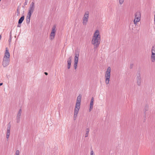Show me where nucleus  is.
<instances>
[{
  "mask_svg": "<svg viewBox=\"0 0 155 155\" xmlns=\"http://www.w3.org/2000/svg\"><path fill=\"white\" fill-rule=\"evenodd\" d=\"M89 131H90V130H89V128H87L86 129V133L85 134V137H88Z\"/></svg>",
  "mask_w": 155,
  "mask_h": 155,
  "instance_id": "obj_20",
  "label": "nucleus"
},
{
  "mask_svg": "<svg viewBox=\"0 0 155 155\" xmlns=\"http://www.w3.org/2000/svg\"><path fill=\"white\" fill-rule=\"evenodd\" d=\"M18 27H20V26L19 25H18Z\"/></svg>",
  "mask_w": 155,
  "mask_h": 155,
  "instance_id": "obj_33",
  "label": "nucleus"
},
{
  "mask_svg": "<svg viewBox=\"0 0 155 155\" xmlns=\"http://www.w3.org/2000/svg\"><path fill=\"white\" fill-rule=\"evenodd\" d=\"M10 54L8 48H5V51L3 55V58H10Z\"/></svg>",
  "mask_w": 155,
  "mask_h": 155,
  "instance_id": "obj_9",
  "label": "nucleus"
},
{
  "mask_svg": "<svg viewBox=\"0 0 155 155\" xmlns=\"http://www.w3.org/2000/svg\"><path fill=\"white\" fill-rule=\"evenodd\" d=\"M111 71V68L110 67H108L105 72L104 75L105 79V83L106 84H108L109 83L110 78V76Z\"/></svg>",
  "mask_w": 155,
  "mask_h": 155,
  "instance_id": "obj_2",
  "label": "nucleus"
},
{
  "mask_svg": "<svg viewBox=\"0 0 155 155\" xmlns=\"http://www.w3.org/2000/svg\"><path fill=\"white\" fill-rule=\"evenodd\" d=\"M71 59H72V57L70 56L68 58V61H67V63H68V69H69L71 67Z\"/></svg>",
  "mask_w": 155,
  "mask_h": 155,
  "instance_id": "obj_16",
  "label": "nucleus"
},
{
  "mask_svg": "<svg viewBox=\"0 0 155 155\" xmlns=\"http://www.w3.org/2000/svg\"><path fill=\"white\" fill-rule=\"evenodd\" d=\"M35 8V3L32 2L30 5L27 14L31 15L34 11Z\"/></svg>",
  "mask_w": 155,
  "mask_h": 155,
  "instance_id": "obj_5",
  "label": "nucleus"
},
{
  "mask_svg": "<svg viewBox=\"0 0 155 155\" xmlns=\"http://www.w3.org/2000/svg\"><path fill=\"white\" fill-rule=\"evenodd\" d=\"M9 62L10 58H3L2 65L4 67H5L9 65Z\"/></svg>",
  "mask_w": 155,
  "mask_h": 155,
  "instance_id": "obj_7",
  "label": "nucleus"
},
{
  "mask_svg": "<svg viewBox=\"0 0 155 155\" xmlns=\"http://www.w3.org/2000/svg\"><path fill=\"white\" fill-rule=\"evenodd\" d=\"M31 15L27 14V17H26V21L27 24H28L30 23V18Z\"/></svg>",
  "mask_w": 155,
  "mask_h": 155,
  "instance_id": "obj_17",
  "label": "nucleus"
},
{
  "mask_svg": "<svg viewBox=\"0 0 155 155\" xmlns=\"http://www.w3.org/2000/svg\"><path fill=\"white\" fill-rule=\"evenodd\" d=\"M80 108V107L75 106L73 115V119L74 120H75L77 118Z\"/></svg>",
  "mask_w": 155,
  "mask_h": 155,
  "instance_id": "obj_8",
  "label": "nucleus"
},
{
  "mask_svg": "<svg viewBox=\"0 0 155 155\" xmlns=\"http://www.w3.org/2000/svg\"><path fill=\"white\" fill-rule=\"evenodd\" d=\"M151 60L152 62L155 61V47H153L152 49V54L151 56Z\"/></svg>",
  "mask_w": 155,
  "mask_h": 155,
  "instance_id": "obj_12",
  "label": "nucleus"
},
{
  "mask_svg": "<svg viewBox=\"0 0 155 155\" xmlns=\"http://www.w3.org/2000/svg\"><path fill=\"white\" fill-rule=\"evenodd\" d=\"M15 155H20V151L18 150H17L15 152Z\"/></svg>",
  "mask_w": 155,
  "mask_h": 155,
  "instance_id": "obj_21",
  "label": "nucleus"
},
{
  "mask_svg": "<svg viewBox=\"0 0 155 155\" xmlns=\"http://www.w3.org/2000/svg\"><path fill=\"white\" fill-rule=\"evenodd\" d=\"M89 13L88 11L85 12L82 18V24L84 26H86L88 21Z\"/></svg>",
  "mask_w": 155,
  "mask_h": 155,
  "instance_id": "obj_3",
  "label": "nucleus"
},
{
  "mask_svg": "<svg viewBox=\"0 0 155 155\" xmlns=\"http://www.w3.org/2000/svg\"><path fill=\"white\" fill-rule=\"evenodd\" d=\"M10 127H8L7 128V131L6 133V138L8 139L9 135H10Z\"/></svg>",
  "mask_w": 155,
  "mask_h": 155,
  "instance_id": "obj_18",
  "label": "nucleus"
},
{
  "mask_svg": "<svg viewBox=\"0 0 155 155\" xmlns=\"http://www.w3.org/2000/svg\"><path fill=\"white\" fill-rule=\"evenodd\" d=\"M132 30H133H133H134L133 28H132Z\"/></svg>",
  "mask_w": 155,
  "mask_h": 155,
  "instance_id": "obj_32",
  "label": "nucleus"
},
{
  "mask_svg": "<svg viewBox=\"0 0 155 155\" xmlns=\"http://www.w3.org/2000/svg\"><path fill=\"white\" fill-rule=\"evenodd\" d=\"M3 84L2 83H0V86L2 85Z\"/></svg>",
  "mask_w": 155,
  "mask_h": 155,
  "instance_id": "obj_30",
  "label": "nucleus"
},
{
  "mask_svg": "<svg viewBox=\"0 0 155 155\" xmlns=\"http://www.w3.org/2000/svg\"><path fill=\"white\" fill-rule=\"evenodd\" d=\"M17 12L18 14L19 13V11L18 10V9H17Z\"/></svg>",
  "mask_w": 155,
  "mask_h": 155,
  "instance_id": "obj_27",
  "label": "nucleus"
},
{
  "mask_svg": "<svg viewBox=\"0 0 155 155\" xmlns=\"http://www.w3.org/2000/svg\"><path fill=\"white\" fill-rule=\"evenodd\" d=\"M130 29H131V27L130 26Z\"/></svg>",
  "mask_w": 155,
  "mask_h": 155,
  "instance_id": "obj_35",
  "label": "nucleus"
},
{
  "mask_svg": "<svg viewBox=\"0 0 155 155\" xmlns=\"http://www.w3.org/2000/svg\"><path fill=\"white\" fill-rule=\"evenodd\" d=\"M136 80L137 84L139 86L141 84V76L140 74H139L137 75Z\"/></svg>",
  "mask_w": 155,
  "mask_h": 155,
  "instance_id": "obj_14",
  "label": "nucleus"
},
{
  "mask_svg": "<svg viewBox=\"0 0 155 155\" xmlns=\"http://www.w3.org/2000/svg\"><path fill=\"white\" fill-rule=\"evenodd\" d=\"M79 55V53L78 52H75L74 57V67L75 69L77 68Z\"/></svg>",
  "mask_w": 155,
  "mask_h": 155,
  "instance_id": "obj_4",
  "label": "nucleus"
},
{
  "mask_svg": "<svg viewBox=\"0 0 155 155\" xmlns=\"http://www.w3.org/2000/svg\"><path fill=\"white\" fill-rule=\"evenodd\" d=\"M90 155H95L93 150H91V151Z\"/></svg>",
  "mask_w": 155,
  "mask_h": 155,
  "instance_id": "obj_24",
  "label": "nucleus"
},
{
  "mask_svg": "<svg viewBox=\"0 0 155 155\" xmlns=\"http://www.w3.org/2000/svg\"><path fill=\"white\" fill-rule=\"evenodd\" d=\"M119 0V3L120 4H122L124 2V0Z\"/></svg>",
  "mask_w": 155,
  "mask_h": 155,
  "instance_id": "obj_23",
  "label": "nucleus"
},
{
  "mask_svg": "<svg viewBox=\"0 0 155 155\" xmlns=\"http://www.w3.org/2000/svg\"><path fill=\"white\" fill-rule=\"evenodd\" d=\"M24 16H23L21 17V18L19 19L18 21V24H21L23 21L24 20Z\"/></svg>",
  "mask_w": 155,
  "mask_h": 155,
  "instance_id": "obj_19",
  "label": "nucleus"
},
{
  "mask_svg": "<svg viewBox=\"0 0 155 155\" xmlns=\"http://www.w3.org/2000/svg\"><path fill=\"white\" fill-rule=\"evenodd\" d=\"M81 94L79 95L77 97L76 102L75 104V106L80 107L81 105Z\"/></svg>",
  "mask_w": 155,
  "mask_h": 155,
  "instance_id": "obj_10",
  "label": "nucleus"
},
{
  "mask_svg": "<svg viewBox=\"0 0 155 155\" xmlns=\"http://www.w3.org/2000/svg\"><path fill=\"white\" fill-rule=\"evenodd\" d=\"M45 75H48V73H47V72H45Z\"/></svg>",
  "mask_w": 155,
  "mask_h": 155,
  "instance_id": "obj_28",
  "label": "nucleus"
},
{
  "mask_svg": "<svg viewBox=\"0 0 155 155\" xmlns=\"http://www.w3.org/2000/svg\"><path fill=\"white\" fill-rule=\"evenodd\" d=\"M9 38H12V33L11 31L10 33V35H9Z\"/></svg>",
  "mask_w": 155,
  "mask_h": 155,
  "instance_id": "obj_26",
  "label": "nucleus"
},
{
  "mask_svg": "<svg viewBox=\"0 0 155 155\" xmlns=\"http://www.w3.org/2000/svg\"><path fill=\"white\" fill-rule=\"evenodd\" d=\"M141 13L140 12L137 11L135 14L134 20L137 21H140V20Z\"/></svg>",
  "mask_w": 155,
  "mask_h": 155,
  "instance_id": "obj_11",
  "label": "nucleus"
},
{
  "mask_svg": "<svg viewBox=\"0 0 155 155\" xmlns=\"http://www.w3.org/2000/svg\"><path fill=\"white\" fill-rule=\"evenodd\" d=\"M139 21H137L136 20H134V22L135 25H136L137 24V22Z\"/></svg>",
  "mask_w": 155,
  "mask_h": 155,
  "instance_id": "obj_22",
  "label": "nucleus"
},
{
  "mask_svg": "<svg viewBox=\"0 0 155 155\" xmlns=\"http://www.w3.org/2000/svg\"><path fill=\"white\" fill-rule=\"evenodd\" d=\"M2 38V35H0V39L1 40Z\"/></svg>",
  "mask_w": 155,
  "mask_h": 155,
  "instance_id": "obj_31",
  "label": "nucleus"
},
{
  "mask_svg": "<svg viewBox=\"0 0 155 155\" xmlns=\"http://www.w3.org/2000/svg\"><path fill=\"white\" fill-rule=\"evenodd\" d=\"M27 4V2H25V5H26Z\"/></svg>",
  "mask_w": 155,
  "mask_h": 155,
  "instance_id": "obj_29",
  "label": "nucleus"
},
{
  "mask_svg": "<svg viewBox=\"0 0 155 155\" xmlns=\"http://www.w3.org/2000/svg\"><path fill=\"white\" fill-rule=\"evenodd\" d=\"M101 35L98 30H96L93 34L91 43L94 48L98 47L100 43Z\"/></svg>",
  "mask_w": 155,
  "mask_h": 155,
  "instance_id": "obj_1",
  "label": "nucleus"
},
{
  "mask_svg": "<svg viewBox=\"0 0 155 155\" xmlns=\"http://www.w3.org/2000/svg\"><path fill=\"white\" fill-rule=\"evenodd\" d=\"M11 40H12V38H9L8 40V42H9V44H10L11 42Z\"/></svg>",
  "mask_w": 155,
  "mask_h": 155,
  "instance_id": "obj_25",
  "label": "nucleus"
},
{
  "mask_svg": "<svg viewBox=\"0 0 155 155\" xmlns=\"http://www.w3.org/2000/svg\"><path fill=\"white\" fill-rule=\"evenodd\" d=\"M22 113V110L21 109H20L18 110V113L17 114L16 118V121L17 123H19L20 121V119L21 117Z\"/></svg>",
  "mask_w": 155,
  "mask_h": 155,
  "instance_id": "obj_13",
  "label": "nucleus"
},
{
  "mask_svg": "<svg viewBox=\"0 0 155 155\" xmlns=\"http://www.w3.org/2000/svg\"><path fill=\"white\" fill-rule=\"evenodd\" d=\"M94 98L93 97L91 98L90 104V108H89V111H90L92 110V109L93 108V106L94 105Z\"/></svg>",
  "mask_w": 155,
  "mask_h": 155,
  "instance_id": "obj_15",
  "label": "nucleus"
},
{
  "mask_svg": "<svg viewBox=\"0 0 155 155\" xmlns=\"http://www.w3.org/2000/svg\"><path fill=\"white\" fill-rule=\"evenodd\" d=\"M155 20V15H154V20Z\"/></svg>",
  "mask_w": 155,
  "mask_h": 155,
  "instance_id": "obj_34",
  "label": "nucleus"
},
{
  "mask_svg": "<svg viewBox=\"0 0 155 155\" xmlns=\"http://www.w3.org/2000/svg\"><path fill=\"white\" fill-rule=\"evenodd\" d=\"M56 31V26L54 25L52 28L51 32L50 35V39L52 40L54 38L55 36V33Z\"/></svg>",
  "mask_w": 155,
  "mask_h": 155,
  "instance_id": "obj_6",
  "label": "nucleus"
}]
</instances>
